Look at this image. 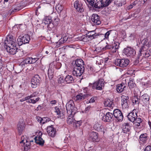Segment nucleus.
<instances>
[{
	"mask_svg": "<svg viewBox=\"0 0 151 151\" xmlns=\"http://www.w3.org/2000/svg\"><path fill=\"white\" fill-rule=\"evenodd\" d=\"M114 0H90L87 2L92 7L100 9L108 6Z\"/></svg>",
	"mask_w": 151,
	"mask_h": 151,
	"instance_id": "nucleus-1",
	"label": "nucleus"
},
{
	"mask_svg": "<svg viewBox=\"0 0 151 151\" xmlns=\"http://www.w3.org/2000/svg\"><path fill=\"white\" fill-rule=\"evenodd\" d=\"M67 113L70 116L74 115L76 113V108L75 107L74 104L72 100H70L66 104L65 106Z\"/></svg>",
	"mask_w": 151,
	"mask_h": 151,
	"instance_id": "nucleus-2",
	"label": "nucleus"
},
{
	"mask_svg": "<svg viewBox=\"0 0 151 151\" xmlns=\"http://www.w3.org/2000/svg\"><path fill=\"white\" fill-rule=\"evenodd\" d=\"M104 80L103 79H100L93 83L92 86L93 89L101 90L103 89L104 86Z\"/></svg>",
	"mask_w": 151,
	"mask_h": 151,
	"instance_id": "nucleus-3",
	"label": "nucleus"
},
{
	"mask_svg": "<svg viewBox=\"0 0 151 151\" xmlns=\"http://www.w3.org/2000/svg\"><path fill=\"white\" fill-rule=\"evenodd\" d=\"M30 40L29 36L28 34H26L22 37L19 36L17 39L18 44L19 45L21 46L22 44L28 43Z\"/></svg>",
	"mask_w": 151,
	"mask_h": 151,
	"instance_id": "nucleus-4",
	"label": "nucleus"
},
{
	"mask_svg": "<svg viewBox=\"0 0 151 151\" xmlns=\"http://www.w3.org/2000/svg\"><path fill=\"white\" fill-rule=\"evenodd\" d=\"M114 63L116 65L122 67H126L129 64V61L127 59H117L115 60Z\"/></svg>",
	"mask_w": 151,
	"mask_h": 151,
	"instance_id": "nucleus-5",
	"label": "nucleus"
},
{
	"mask_svg": "<svg viewBox=\"0 0 151 151\" xmlns=\"http://www.w3.org/2000/svg\"><path fill=\"white\" fill-rule=\"evenodd\" d=\"M73 70L72 75L75 76H80L83 73L85 70L84 66L73 67Z\"/></svg>",
	"mask_w": 151,
	"mask_h": 151,
	"instance_id": "nucleus-6",
	"label": "nucleus"
},
{
	"mask_svg": "<svg viewBox=\"0 0 151 151\" xmlns=\"http://www.w3.org/2000/svg\"><path fill=\"white\" fill-rule=\"evenodd\" d=\"M41 81V79L40 76L37 74L35 75L31 80L32 87L35 88L39 86Z\"/></svg>",
	"mask_w": 151,
	"mask_h": 151,
	"instance_id": "nucleus-7",
	"label": "nucleus"
},
{
	"mask_svg": "<svg viewBox=\"0 0 151 151\" xmlns=\"http://www.w3.org/2000/svg\"><path fill=\"white\" fill-rule=\"evenodd\" d=\"M123 52L128 57H132L136 54L135 50L131 47L124 48Z\"/></svg>",
	"mask_w": 151,
	"mask_h": 151,
	"instance_id": "nucleus-8",
	"label": "nucleus"
},
{
	"mask_svg": "<svg viewBox=\"0 0 151 151\" xmlns=\"http://www.w3.org/2000/svg\"><path fill=\"white\" fill-rule=\"evenodd\" d=\"M74 6L77 12L79 13H82L84 11V6L81 1L76 0L74 2Z\"/></svg>",
	"mask_w": 151,
	"mask_h": 151,
	"instance_id": "nucleus-9",
	"label": "nucleus"
},
{
	"mask_svg": "<svg viewBox=\"0 0 151 151\" xmlns=\"http://www.w3.org/2000/svg\"><path fill=\"white\" fill-rule=\"evenodd\" d=\"M113 115L118 122L122 121L124 116L122 111L118 109H115L113 111Z\"/></svg>",
	"mask_w": 151,
	"mask_h": 151,
	"instance_id": "nucleus-10",
	"label": "nucleus"
},
{
	"mask_svg": "<svg viewBox=\"0 0 151 151\" xmlns=\"http://www.w3.org/2000/svg\"><path fill=\"white\" fill-rule=\"evenodd\" d=\"M90 22L96 25H99L101 24V21L100 20V17L96 14H93L90 19Z\"/></svg>",
	"mask_w": 151,
	"mask_h": 151,
	"instance_id": "nucleus-11",
	"label": "nucleus"
},
{
	"mask_svg": "<svg viewBox=\"0 0 151 151\" xmlns=\"http://www.w3.org/2000/svg\"><path fill=\"white\" fill-rule=\"evenodd\" d=\"M132 126L129 123H125L122 125V130L123 133L129 134L131 133Z\"/></svg>",
	"mask_w": 151,
	"mask_h": 151,
	"instance_id": "nucleus-12",
	"label": "nucleus"
},
{
	"mask_svg": "<svg viewBox=\"0 0 151 151\" xmlns=\"http://www.w3.org/2000/svg\"><path fill=\"white\" fill-rule=\"evenodd\" d=\"M6 50L7 52H9L12 55L16 54L17 55H18L19 53L21 52L20 50L17 48L16 47L13 48L10 47H6Z\"/></svg>",
	"mask_w": 151,
	"mask_h": 151,
	"instance_id": "nucleus-13",
	"label": "nucleus"
},
{
	"mask_svg": "<svg viewBox=\"0 0 151 151\" xmlns=\"http://www.w3.org/2000/svg\"><path fill=\"white\" fill-rule=\"evenodd\" d=\"M22 137V140L20 142V143L23 144L24 151H28L30 148L31 143L27 139H23V137Z\"/></svg>",
	"mask_w": 151,
	"mask_h": 151,
	"instance_id": "nucleus-14",
	"label": "nucleus"
},
{
	"mask_svg": "<svg viewBox=\"0 0 151 151\" xmlns=\"http://www.w3.org/2000/svg\"><path fill=\"white\" fill-rule=\"evenodd\" d=\"M114 117L113 114L110 112H107L106 114H104L103 116L102 120L104 122H109L113 120Z\"/></svg>",
	"mask_w": 151,
	"mask_h": 151,
	"instance_id": "nucleus-15",
	"label": "nucleus"
},
{
	"mask_svg": "<svg viewBox=\"0 0 151 151\" xmlns=\"http://www.w3.org/2000/svg\"><path fill=\"white\" fill-rule=\"evenodd\" d=\"M127 118L129 121L134 122L135 119L138 117L137 114L136 112V110L134 109L132 111L129 113L127 116Z\"/></svg>",
	"mask_w": 151,
	"mask_h": 151,
	"instance_id": "nucleus-16",
	"label": "nucleus"
},
{
	"mask_svg": "<svg viewBox=\"0 0 151 151\" xmlns=\"http://www.w3.org/2000/svg\"><path fill=\"white\" fill-rule=\"evenodd\" d=\"M25 126V123L22 120L19 121L17 125V129L19 135L22 134Z\"/></svg>",
	"mask_w": 151,
	"mask_h": 151,
	"instance_id": "nucleus-17",
	"label": "nucleus"
},
{
	"mask_svg": "<svg viewBox=\"0 0 151 151\" xmlns=\"http://www.w3.org/2000/svg\"><path fill=\"white\" fill-rule=\"evenodd\" d=\"M129 97L128 96L122 95L121 96L122 105L123 108H126L129 106Z\"/></svg>",
	"mask_w": 151,
	"mask_h": 151,
	"instance_id": "nucleus-18",
	"label": "nucleus"
},
{
	"mask_svg": "<svg viewBox=\"0 0 151 151\" xmlns=\"http://www.w3.org/2000/svg\"><path fill=\"white\" fill-rule=\"evenodd\" d=\"M47 131L49 135L52 137H55L56 134V129L52 125L47 127Z\"/></svg>",
	"mask_w": 151,
	"mask_h": 151,
	"instance_id": "nucleus-19",
	"label": "nucleus"
},
{
	"mask_svg": "<svg viewBox=\"0 0 151 151\" xmlns=\"http://www.w3.org/2000/svg\"><path fill=\"white\" fill-rule=\"evenodd\" d=\"M72 64L73 67H79L84 66V63L81 59H78L73 61L72 63Z\"/></svg>",
	"mask_w": 151,
	"mask_h": 151,
	"instance_id": "nucleus-20",
	"label": "nucleus"
},
{
	"mask_svg": "<svg viewBox=\"0 0 151 151\" xmlns=\"http://www.w3.org/2000/svg\"><path fill=\"white\" fill-rule=\"evenodd\" d=\"M89 139L94 142H98L99 141L98 133L92 132L89 135Z\"/></svg>",
	"mask_w": 151,
	"mask_h": 151,
	"instance_id": "nucleus-21",
	"label": "nucleus"
},
{
	"mask_svg": "<svg viewBox=\"0 0 151 151\" xmlns=\"http://www.w3.org/2000/svg\"><path fill=\"white\" fill-rule=\"evenodd\" d=\"M135 121L134 124L136 127L138 128H140L143 126L142 122L143 120L140 117H138L135 119Z\"/></svg>",
	"mask_w": 151,
	"mask_h": 151,
	"instance_id": "nucleus-22",
	"label": "nucleus"
},
{
	"mask_svg": "<svg viewBox=\"0 0 151 151\" xmlns=\"http://www.w3.org/2000/svg\"><path fill=\"white\" fill-rule=\"evenodd\" d=\"M142 99L143 104L145 105H148L149 103L150 96L147 94H145L140 97V99Z\"/></svg>",
	"mask_w": 151,
	"mask_h": 151,
	"instance_id": "nucleus-23",
	"label": "nucleus"
},
{
	"mask_svg": "<svg viewBox=\"0 0 151 151\" xmlns=\"http://www.w3.org/2000/svg\"><path fill=\"white\" fill-rule=\"evenodd\" d=\"M126 88V85L124 83L118 84L116 86V91L119 93L123 92Z\"/></svg>",
	"mask_w": 151,
	"mask_h": 151,
	"instance_id": "nucleus-24",
	"label": "nucleus"
},
{
	"mask_svg": "<svg viewBox=\"0 0 151 151\" xmlns=\"http://www.w3.org/2000/svg\"><path fill=\"white\" fill-rule=\"evenodd\" d=\"M42 134L41 133V135H40L38 137H36L34 138L35 142L41 146H42L45 143L44 140H43L41 137Z\"/></svg>",
	"mask_w": 151,
	"mask_h": 151,
	"instance_id": "nucleus-25",
	"label": "nucleus"
},
{
	"mask_svg": "<svg viewBox=\"0 0 151 151\" xmlns=\"http://www.w3.org/2000/svg\"><path fill=\"white\" fill-rule=\"evenodd\" d=\"M89 96H90L89 94H83L82 93H81L76 96V100L80 101L84 100L85 98L88 97Z\"/></svg>",
	"mask_w": 151,
	"mask_h": 151,
	"instance_id": "nucleus-26",
	"label": "nucleus"
},
{
	"mask_svg": "<svg viewBox=\"0 0 151 151\" xmlns=\"http://www.w3.org/2000/svg\"><path fill=\"white\" fill-rule=\"evenodd\" d=\"M119 42L115 43L114 42V44H112V48L111 50V52L114 53L118 50L119 47Z\"/></svg>",
	"mask_w": 151,
	"mask_h": 151,
	"instance_id": "nucleus-27",
	"label": "nucleus"
},
{
	"mask_svg": "<svg viewBox=\"0 0 151 151\" xmlns=\"http://www.w3.org/2000/svg\"><path fill=\"white\" fill-rule=\"evenodd\" d=\"M75 77H73L71 75L67 76L65 78V81L68 83H73L74 82Z\"/></svg>",
	"mask_w": 151,
	"mask_h": 151,
	"instance_id": "nucleus-28",
	"label": "nucleus"
},
{
	"mask_svg": "<svg viewBox=\"0 0 151 151\" xmlns=\"http://www.w3.org/2000/svg\"><path fill=\"white\" fill-rule=\"evenodd\" d=\"M14 42L13 41H10L8 40H5L4 42V48L6 49V47H11L12 45V47H13Z\"/></svg>",
	"mask_w": 151,
	"mask_h": 151,
	"instance_id": "nucleus-29",
	"label": "nucleus"
},
{
	"mask_svg": "<svg viewBox=\"0 0 151 151\" xmlns=\"http://www.w3.org/2000/svg\"><path fill=\"white\" fill-rule=\"evenodd\" d=\"M128 86L130 89H132L136 87V85L135 84L133 79L130 78L128 83Z\"/></svg>",
	"mask_w": 151,
	"mask_h": 151,
	"instance_id": "nucleus-30",
	"label": "nucleus"
},
{
	"mask_svg": "<svg viewBox=\"0 0 151 151\" xmlns=\"http://www.w3.org/2000/svg\"><path fill=\"white\" fill-rule=\"evenodd\" d=\"M103 127L99 123H96L93 126L94 129L98 131H102Z\"/></svg>",
	"mask_w": 151,
	"mask_h": 151,
	"instance_id": "nucleus-31",
	"label": "nucleus"
},
{
	"mask_svg": "<svg viewBox=\"0 0 151 151\" xmlns=\"http://www.w3.org/2000/svg\"><path fill=\"white\" fill-rule=\"evenodd\" d=\"M147 137L146 134H142L140 135L139 139L142 142L144 143H145L147 139Z\"/></svg>",
	"mask_w": 151,
	"mask_h": 151,
	"instance_id": "nucleus-32",
	"label": "nucleus"
},
{
	"mask_svg": "<svg viewBox=\"0 0 151 151\" xmlns=\"http://www.w3.org/2000/svg\"><path fill=\"white\" fill-rule=\"evenodd\" d=\"M54 74V70L51 68H49L48 71V75L49 78L52 79L53 78Z\"/></svg>",
	"mask_w": 151,
	"mask_h": 151,
	"instance_id": "nucleus-33",
	"label": "nucleus"
},
{
	"mask_svg": "<svg viewBox=\"0 0 151 151\" xmlns=\"http://www.w3.org/2000/svg\"><path fill=\"white\" fill-rule=\"evenodd\" d=\"M125 0H116L114 1V4L118 6H122V4H125Z\"/></svg>",
	"mask_w": 151,
	"mask_h": 151,
	"instance_id": "nucleus-34",
	"label": "nucleus"
},
{
	"mask_svg": "<svg viewBox=\"0 0 151 151\" xmlns=\"http://www.w3.org/2000/svg\"><path fill=\"white\" fill-rule=\"evenodd\" d=\"M140 100H141L140 99H139L137 96H134L132 99V102L135 104H139Z\"/></svg>",
	"mask_w": 151,
	"mask_h": 151,
	"instance_id": "nucleus-35",
	"label": "nucleus"
},
{
	"mask_svg": "<svg viewBox=\"0 0 151 151\" xmlns=\"http://www.w3.org/2000/svg\"><path fill=\"white\" fill-rule=\"evenodd\" d=\"M52 20L51 17L47 16L45 17L44 23L45 24H48L52 22Z\"/></svg>",
	"mask_w": 151,
	"mask_h": 151,
	"instance_id": "nucleus-36",
	"label": "nucleus"
},
{
	"mask_svg": "<svg viewBox=\"0 0 151 151\" xmlns=\"http://www.w3.org/2000/svg\"><path fill=\"white\" fill-rule=\"evenodd\" d=\"M113 102L109 99H108L106 101H105L104 103V105L106 106H108L109 107H112Z\"/></svg>",
	"mask_w": 151,
	"mask_h": 151,
	"instance_id": "nucleus-37",
	"label": "nucleus"
},
{
	"mask_svg": "<svg viewBox=\"0 0 151 151\" xmlns=\"http://www.w3.org/2000/svg\"><path fill=\"white\" fill-rule=\"evenodd\" d=\"M25 100L27 101V102L29 103L35 104L34 99H30L29 96H28L24 97Z\"/></svg>",
	"mask_w": 151,
	"mask_h": 151,
	"instance_id": "nucleus-38",
	"label": "nucleus"
},
{
	"mask_svg": "<svg viewBox=\"0 0 151 151\" xmlns=\"http://www.w3.org/2000/svg\"><path fill=\"white\" fill-rule=\"evenodd\" d=\"M146 49L145 46L144 45L142 46L139 51V55L140 56H141L143 54L147 51Z\"/></svg>",
	"mask_w": 151,
	"mask_h": 151,
	"instance_id": "nucleus-39",
	"label": "nucleus"
},
{
	"mask_svg": "<svg viewBox=\"0 0 151 151\" xmlns=\"http://www.w3.org/2000/svg\"><path fill=\"white\" fill-rule=\"evenodd\" d=\"M55 9L58 13H60L63 9V7L61 5L58 4L56 6Z\"/></svg>",
	"mask_w": 151,
	"mask_h": 151,
	"instance_id": "nucleus-40",
	"label": "nucleus"
},
{
	"mask_svg": "<svg viewBox=\"0 0 151 151\" xmlns=\"http://www.w3.org/2000/svg\"><path fill=\"white\" fill-rule=\"evenodd\" d=\"M24 62L26 64H32V57H27L25 59Z\"/></svg>",
	"mask_w": 151,
	"mask_h": 151,
	"instance_id": "nucleus-41",
	"label": "nucleus"
},
{
	"mask_svg": "<svg viewBox=\"0 0 151 151\" xmlns=\"http://www.w3.org/2000/svg\"><path fill=\"white\" fill-rule=\"evenodd\" d=\"M141 43L143 45L145 46H147V45H148L149 42L147 38H144L141 41Z\"/></svg>",
	"mask_w": 151,
	"mask_h": 151,
	"instance_id": "nucleus-42",
	"label": "nucleus"
},
{
	"mask_svg": "<svg viewBox=\"0 0 151 151\" xmlns=\"http://www.w3.org/2000/svg\"><path fill=\"white\" fill-rule=\"evenodd\" d=\"M50 120V119L48 117H45L42 118V119L41 121H42V124H43L45 123L46 122H47Z\"/></svg>",
	"mask_w": 151,
	"mask_h": 151,
	"instance_id": "nucleus-43",
	"label": "nucleus"
},
{
	"mask_svg": "<svg viewBox=\"0 0 151 151\" xmlns=\"http://www.w3.org/2000/svg\"><path fill=\"white\" fill-rule=\"evenodd\" d=\"M150 53V52L149 50H147L144 53H143V54H142L143 56L145 58H147L151 55Z\"/></svg>",
	"mask_w": 151,
	"mask_h": 151,
	"instance_id": "nucleus-44",
	"label": "nucleus"
},
{
	"mask_svg": "<svg viewBox=\"0 0 151 151\" xmlns=\"http://www.w3.org/2000/svg\"><path fill=\"white\" fill-rule=\"evenodd\" d=\"M22 8V6H20L19 5L18 6H17L16 8H15L13 10H12L11 11V13H12L13 12H17L20 10V9Z\"/></svg>",
	"mask_w": 151,
	"mask_h": 151,
	"instance_id": "nucleus-45",
	"label": "nucleus"
},
{
	"mask_svg": "<svg viewBox=\"0 0 151 151\" xmlns=\"http://www.w3.org/2000/svg\"><path fill=\"white\" fill-rule=\"evenodd\" d=\"M54 26H55L54 24L51 22V23H49V24H48L47 27L48 29L50 31L52 29Z\"/></svg>",
	"mask_w": 151,
	"mask_h": 151,
	"instance_id": "nucleus-46",
	"label": "nucleus"
},
{
	"mask_svg": "<svg viewBox=\"0 0 151 151\" xmlns=\"http://www.w3.org/2000/svg\"><path fill=\"white\" fill-rule=\"evenodd\" d=\"M70 116H68V117L67 120V123L69 124H72L73 122V119L72 118H70Z\"/></svg>",
	"mask_w": 151,
	"mask_h": 151,
	"instance_id": "nucleus-47",
	"label": "nucleus"
},
{
	"mask_svg": "<svg viewBox=\"0 0 151 151\" xmlns=\"http://www.w3.org/2000/svg\"><path fill=\"white\" fill-rule=\"evenodd\" d=\"M99 35V34H98L95 32L93 33V35H91V36H88V38L91 39V40L96 38Z\"/></svg>",
	"mask_w": 151,
	"mask_h": 151,
	"instance_id": "nucleus-48",
	"label": "nucleus"
},
{
	"mask_svg": "<svg viewBox=\"0 0 151 151\" xmlns=\"http://www.w3.org/2000/svg\"><path fill=\"white\" fill-rule=\"evenodd\" d=\"M114 31L113 30H110L107 31L105 34V37L106 39H108L109 38V36L112 32Z\"/></svg>",
	"mask_w": 151,
	"mask_h": 151,
	"instance_id": "nucleus-49",
	"label": "nucleus"
},
{
	"mask_svg": "<svg viewBox=\"0 0 151 151\" xmlns=\"http://www.w3.org/2000/svg\"><path fill=\"white\" fill-rule=\"evenodd\" d=\"M54 21L53 23L55 26H57L58 24V22L59 21V19L58 18H56L54 19Z\"/></svg>",
	"mask_w": 151,
	"mask_h": 151,
	"instance_id": "nucleus-50",
	"label": "nucleus"
},
{
	"mask_svg": "<svg viewBox=\"0 0 151 151\" xmlns=\"http://www.w3.org/2000/svg\"><path fill=\"white\" fill-rule=\"evenodd\" d=\"M112 45L107 44L106 46H105V47L103 48V50H111L112 47Z\"/></svg>",
	"mask_w": 151,
	"mask_h": 151,
	"instance_id": "nucleus-51",
	"label": "nucleus"
},
{
	"mask_svg": "<svg viewBox=\"0 0 151 151\" xmlns=\"http://www.w3.org/2000/svg\"><path fill=\"white\" fill-rule=\"evenodd\" d=\"M139 56H140L139 55L138 56H137L136 60L134 62V65H137L139 63H140V61H139Z\"/></svg>",
	"mask_w": 151,
	"mask_h": 151,
	"instance_id": "nucleus-52",
	"label": "nucleus"
},
{
	"mask_svg": "<svg viewBox=\"0 0 151 151\" xmlns=\"http://www.w3.org/2000/svg\"><path fill=\"white\" fill-rule=\"evenodd\" d=\"M97 99V97L93 96L91 98L89 101V103H92L94 102Z\"/></svg>",
	"mask_w": 151,
	"mask_h": 151,
	"instance_id": "nucleus-53",
	"label": "nucleus"
},
{
	"mask_svg": "<svg viewBox=\"0 0 151 151\" xmlns=\"http://www.w3.org/2000/svg\"><path fill=\"white\" fill-rule=\"evenodd\" d=\"M64 81H65V79L63 78L61 76L59 78L58 80V83L60 84L64 82Z\"/></svg>",
	"mask_w": 151,
	"mask_h": 151,
	"instance_id": "nucleus-54",
	"label": "nucleus"
},
{
	"mask_svg": "<svg viewBox=\"0 0 151 151\" xmlns=\"http://www.w3.org/2000/svg\"><path fill=\"white\" fill-rule=\"evenodd\" d=\"M55 112L56 113L57 115H59V114H61V111L57 107H55Z\"/></svg>",
	"mask_w": 151,
	"mask_h": 151,
	"instance_id": "nucleus-55",
	"label": "nucleus"
},
{
	"mask_svg": "<svg viewBox=\"0 0 151 151\" xmlns=\"http://www.w3.org/2000/svg\"><path fill=\"white\" fill-rule=\"evenodd\" d=\"M13 36L12 35H8L6 37V40H8L9 41H14V39L13 38Z\"/></svg>",
	"mask_w": 151,
	"mask_h": 151,
	"instance_id": "nucleus-56",
	"label": "nucleus"
},
{
	"mask_svg": "<svg viewBox=\"0 0 151 151\" xmlns=\"http://www.w3.org/2000/svg\"><path fill=\"white\" fill-rule=\"evenodd\" d=\"M92 108V107L91 106H88L86 107L85 109V112H88L90 110H91V109Z\"/></svg>",
	"mask_w": 151,
	"mask_h": 151,
	"instance_id": "nucleus-57",
	"label": "nucleus"
},
{
	"mask_svg": "<svg viewBox=\"0 0 151 151\" xmlns=\"http://www.w3.org/2000/svg\"><path fill=\"white\" fill-rule=\"evenodd\" d=\"M144 151H151V146L150 145L147 146L145 148Z\"/></svg>",
	"mask_w": 151,
	"mask_h": 151,
	"instance_id": "nucleus-58",
	"label": "nucleus"
},
{
	"mask_svg": "<svg viewBox=\"0 0 151 151\" xmlns=\"http://www.w3.org/2000/svg\"><path fill=\"white\" fill-rule=\"evenodd\" d=\"M36 119L38 122H40L41 124H42V121H41V120L42 119V118L40 116H36Z\"/></svg>",
	"mask_w": 151,
	"mask_h": 151,
	"instance_id": "nucleus-59",
	"label": "nucleus"
},
{
	"mask_svg": "<svg viewBox=\"0 0 151 151\" xmlns=\"http://www.w3.org/2000/svg\"><path fill=\"white\" fill-rule=\"evenodd\" d=\"M61 66V64L60 63H57L55 66V68L57 69H60Z\"/></svg>",
	"mask_w": 151,
	"mask_h": 151,
	"instance_id": "nucleus-60",
	"label": "nucleus"
},
{
	"mask_svg": "<svg viewBox=\"0 0 151 151\" xmlns=\"http://www.w3.org/2000/svg\"><path fill=\"white\" fill-rule=\"evenodd\" d=\"M39 58H32V63H35L39 60Z\"/></svg>",
	"mask_w": 151,
	"mask_h": 151,
	"instance_id": "nucleus-61",
	"label": "nucleus"
},
{
	"mask_svg": "<svg viewBox=\"0 0 151 151\" xmlns=\"http://www.w3.org/2000/svg\"><path fill=\"white\" fill-rule=\"evenodd\" d=\"M95 32L94 31H92L88 32L86 34L87 36H91V35H93V33Z\"/></svg>",
	"mask_w": 151,
	"mask_h": 151,
	"instance_id": "nucleus-62",
	"label": "nucleus"
},
{
	"mask_svg": "<svg viewBox=\"0 0 151 151\" xmlns=\"http://www.w3.org/2000/svg\"><path fill=\"white\" fill-rule=\"evenodd\" d=\"M64 112H62V113H61V114H59V116H58V118H63L65 117L64 114Z\"/></svg>",
	"mask_w": 151,
	"mask_h": 151,
	"instance_id": "nucleus-63",
	"label": "nucleus"
},
{
	"mask_svg": "<svg viewBox=\"0 0 151 151\" xmlns=\"http://www.w3.org/2000/svg\"><path fill=\"white\" fill-rule=\"evenodd\" d=\"M81 121H78L77 122H75L76 125V127L79 126L81 125Z\"/></svg>",
	"mask_w": 151,
	"mask_h": 151,
	"instance_id": "nucleus-64",
	"label": "nucleus"
}]
</instances>
